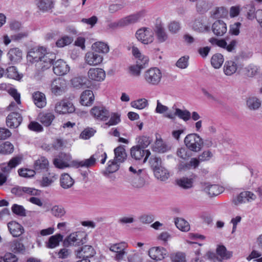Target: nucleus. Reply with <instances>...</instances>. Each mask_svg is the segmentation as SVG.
<instances>
[{"mask_svg":"<svg viewBox=\"0 0 262 262\" xmlns=\"http://www.w3.org/2000/svg\"><path fill=\"white\" fill-rule=\"evenodd\" d=\"M147 105L148 101L145 98L139 99L131 102L132 107L139 110H142L145 108Z\"/></svg>","mask_w":262,"mask_h":262,"instance_id":"55","label":"nucleus"},{"mask_svg":"<svg viewBox=\"0 0 262 262\" xmlns=\"http://www.w3.org/2000/svg\"><path fill=\"white\" fill-rule=\"evenodd\" d=\"M21 160V158L15 157L11 159L7 164L4 163L1 165L0 168L3 173L0 172V186L6 181L7 174L9 173L12 168L19 165Z\"/></svg>","mask_w":262,"mask_h":262,"instance_id":"6","label":"nucleus"},{"mask_svg":"<svg viewBox=\"0 0 262 262\" xmlns=\"http://www.w3.org/2000/svg\"><path fill=\"white\" fill-rule=\"evenodd\" d=\"M148 58L147 57H143L142 59H139L136 61V64L131 66L129 68L130 74L135 77H138L140 75L141 70L145 68L148 64Z\"/></svg>","mask_w":262,"mask_h":262,"instance_id":"16","label":"nucleus"},{"mask_svg":"<svg viewBox=\"0 0 262 262\" xmlns=\"http://www.w3.org/2000/svg\"><path fill=\"white\" fill-rule=\"evenodd\" d=\"M172 110H174V113H169L165 115V117L171 120H174L176 117L182 119L186 122L191 118V113L187 110H181L176 107V105L174 104L172 107Z\"/></svg>","mask_w":262,"mask_h":262,"instance_id":"10","label":"nucleus"},{"mask_svg":"<svg viewBox=\"0 0 262 262\" xmlns=\"http://www.w3.org/2000/svg\"><path fill=\"white\" fill-rule=\"evenodd\" d=\"M152 139L148 136H142L138 138V145L140 147L145 149L151 143Z\"/></svg>","mask_w":262,"mask_h":262,"instance_id":"54","label":"nucleus"},{"mask_svg":"<svg viewBox=\"0 0 262 262\" xmlns=\"http://www.w3.org/2000/svg\"><path fill=\"white\" fill-rule=\"evenodd\" d=\"M38 119L45 126L47 127L51 124L55 116L52 113H42L38 115Z\"/></svg>","mask_w":262,"mask_h":262,"instance_id":"30","label":"nucleus"},{"mask_svg":"<svg viewBox=\"0 0 262 262\" xmlns=\"http://www.w3.org/2000/svg\"><path fill=\"white\" fill-rule=\"evenodd\" d=\"M177 184L184 189H188L192 187L193 181L191 179L182 178L177 181Z\"/></svg>","mask_w":262,"mask_h":262,"instance_id":"50","label":"nucleus"},{"mask_svg":"<svg viewBox=\"0 0 262 262\" xmlns=\"http://www.w3.org/2000/svg\"><path fill=\"white\" fill-rule=\"evenodd\" d=\"M94 52L98 53H106L109 51V48L107 44L102 42H97L92 45Z\"/></svg>","mask_w":262,"mask_h":262,"instance_id":"46","label":"nucleus"},{"mask_svg":"<svg viewBox=\"0 0 262 262\" xmlns=\"http://www.w3.org/2000/svg\"><path fill=\"white\" fill-rule=\"evenodd\" d=\"M67 89V83L65 79L58 78L54 79L51 84L52 92L56 96H59L64 93Z\"/></svg>","mask_w":262,"mask_h":262,"instance_id":"14","label":"nucleus"},{"mask_svg":"<svg viewBox=\"0 0 262 262\" xmlns=\"http://www.w3.org/2000/svg\"><path fill=\"white\" fill-rule=\"evenodd\" d=\"M212 31L217 36H223L227 32L226 24L222 20H217L212 24Z\"/></svg>","mask_w":262,"mask_h":262,"instance_id":"25","label":"nucleus"},{"mask_svg":"<svg viewBox=\"0 0 262 262\" xmlns=\"http://www.w3.org/2000/svg\"><path fill=\"white\" fill-rule=\"evenodd\" d=\"M10 249L14 253L23 252L25 248L23 243L18 239H14L9 243Z\"/></svg>","mask_w":262,"mask_h":262,"instance_id":"44","label":"nucleus"},{"mask_svg":"<svg viewBox=\"0 0 262 262\" xmlns=\"http://www.w3.org/2000/svg\"><path fill=\"white\" fill-rule=\"evenodd\" d=\"M115 159L122 163L126 159V154L123 146H119L114 149Z\"/></svg>","mask_w":262,"mask_h":262,"instance_id":"42","label":"nucleus"},{"mask_svg":"<svg viewBox=\"0 0 262 262\" xmlns=\"http://www.w3.org/2000/svg\"><path fill=\"white\" fill-rule=\"evenodd\" d=\"M74 180L67 173L62 174L60 178V185L63 189L71 188L74 184Z\"/></svg>","mask_w":262,"mask_h":262,"instance_id":"32","label":"nucleus"},{"mask_svg":"<svg viewBox=\"0 0 262 262\" xmlns=\"http://www.w3.org/2000/svg\"><path fill=\"white\" fill-rule=\"evenodd\" d=\"M193 29L199 32L207 31L209 27L205 25L200 19H196L192 25Z\"/></svg>","mask_w":262,"mask_h":262,"instance_id":"53","label":"nucleus"},{"mask_svg":"<svg viewBox=\"0 0 262 262\" xmlns=\"http://www.w3.org/2000/svg\"><path fill=\"white\" fill-rule=\"evenodd\" d=\"M142 171V169H139L137 174L134 178L132 181V185L135 188H142L145 185L144 179L140 176V173Z\"/></svg>","mask_w":262,"mask_h":262,"instance_id":"45","label":"nucleus"},{"mask_svg":"<svg viewBox=\"0 0 262 262\" xmlns=\"http://www.w3.org/2000/svg\"><path fill=\"white\" fill-rule=\"evenodd\" d=\"M238 68L237 63L233 60L227 61L224 66V72L225 75L231 76L236 72Z\"/></svg>","mask_w":262,"mask_h":262,"instance_id":"35","label":"nucleus"},{"mask_svg":"<svg viewBox=\"0 0 262 262\" xmlns=\"http://www.w3.org/2000/svg\"><path fill=\"white\" fill-rule=\"evenodd\" d=\"M72 157L70 155L64 152L60 153L53 160L55 166L59 169H64L67 167H74L71 161Z\"/></svg>","mask_w":262,"mask_h":262,"instance_id":"7","label":"nucleus"},{"mask_svg":"<svg viewBox=\"0 0 262 262\" xmlns=\"http://www.w3.org/2000/svg\"><path fill=\"white\" fill-rule=\"evenodd\" d=\"M120 116V114L118 113L110 114V120L105 125L110 126L118 124L121 121Z\"/></svg>","mask_w":262,"mask_h":262,"instance_id":"52","label":"nucleus"},{"mask_svg":"<svg viewBox=\"0 0 262 262\" xmlns=\"http://www.w3.org/2000/svg\"><path fill=\"white\" fill-rule=\"evenodd\" d=\"M87 235L83 232H76L70 234L63 242L64 245L79 246L86 242Z\"/></svg>","mask_w":262,"mask_h":262,"instance_id":"5","label":"nucleus"},{"mask_svg":"<svg viewBox=\"0 0 262 262\" xmlns=\"http://www.w3.org/2000/svg\"><path fill=\"white\" fill-rule=\"evenodd\" d=\"M143 78L145 82L148 85L157 86L161 83L162 73L158 68H150L144 72Z\"/></svg>","mask_w":262,"mask_h":262,"instance_id":"3","label":"nucleus"},{"mask_svg":"<svg viewBox=\"0 0 262 262\" xmlns=\"http://www.w3.org/2000/svg\"><path fill=\"white\" fill-rule=\"evenodd\" d=\"M148 254L153 259L157 260H162L167 254V251L163 247H154L149 249Z\"/></svg>","mask_w":262,"mask_h":262,"instance_id":"19","label":"nucleus"},{"mask_svg":"<svg viewBox=\"0 0 262 262\" xmlns=\"http://www.w3.org/2000/svg\"><path fill=\"white\" fill-rule=\"evenodd\" d=\"M228 13V10L224 7H215L210 12V17L213 18L225 17Z\"/></svg>","mask_w":262,"mask_h":262,"instance_id":"34","label":"nucleus"},{"mask_svg":"<svg viewBox=\"0 0 262 262\" xmlns=\"http://www.w3.org/2000/svg\"><path fill=\"white\" fill-rule=\"evenodd\" d=\"M107 155L102 149H99L95 154L91 156L89 159H84L81 161L74 160L72 166L75 168L86 167L89 168L95 165L96 160L100 158V162L104 164L106 161Z\"/></svg>","mask_w":262,"mask_h":262,"instance_id":"2","label":"nucleus"},{"mask_svg":"<svg viewBox=\"0 0 262 262\" xmlns=\"http://www.w3.org/2000/svg\"><path fill=\"white\" fill-rule=\"evenodd\" d=\"M126 246L127 245L125 243H120L111 245L109 249L110 251L117 253L125 250Z\"/></svg>","mask_w":262,"mask_h":262,"instance_id":"60","label":"nucleus"},{"mask_svg":"<svg viewBox=\"0 0 262 262\" xmlns=\"http://www.w3.org/2000/svg\"><path fill=\"white\" fill-rule=\"evenodd\" d=\"M102 60V56L94 51L88 52L85 55V62L90 66H97Z\"/></svg>","mask_w":262,"mask_h":262,"instance_id":"22","label":"nucleus"},{"mask_svg":"<svg viewBox=\"0 0 262 262\" xmlns=\"http://www.w3.org/2000/svg\"><path fill=\"white\" fill-rule=\"evenodd\" d=\"M94 101V95L91 90L83 92L80 96V103L82 105L90 106Z\"/></svg>","mask_w":262,"mask_h":262,"instance_id":"29","label":"nucleus"},{"mask_svg":"<svg viewBox=\"0 0 262 262\" xmlns=\"http://www.w3.org/2000/svg\"><path fill=\"white\" fill-rule=\"evenodd\" d=\"M155 176L162 181H165L169 177V173L168 171L163 166L154 172Z\"/></svg>","mask_w":262,"mask_h":262,"instance_id":"43","label":"nucleus"},{"mask_svg":"<svg viewBox=\"0 0 262 262\" xmlns=\"http://www.w3.org/2000/svg\"><path fill=\"white\" fill-rule=\"evenodd\" d=\"M88 76L90 80L101 81L105 78V73L100 68H91L88 72Z\"/></svg>","mask_w":262,"mask_h":262,"instance_id":"20","label":"nucleus"},{"mask_svg":"<svg viewBox=\"0 0 262 262\" xmlns=\"http://www.w3.org/2000/svg\"><path fill=\"white\" fill-rule=\"evenodd\" d=\"M32 99L35 105L39 108H43L46 105L45 95L40 92H34L32 94Z\"/></svg>","mask_w":262,"mask_h":262,"instance_id":"28","label":"nucleus"},{"mask_svg":"<svg viewBox=\"0 0 262 262\" xmlns=\"http://www.w3.org/2000/svg\"><path fill=\"white\" fill-rule=\"evenodd\" d=\"M184 143L190 150L199 152L202 148L203 141L198 134L194 133L186 136L184 139Z\"/></svg>","mask_w":262,"mask_h":262,"instance_id":"4","label":"nucleus"},{"mask_svg":"<svg viewBox=\"0 0 262 262\" xmlns=\"http://www.w3.org/2000/svg\"><path fill=\"white\" fill-rule=\"evenodd\" d=\"M17 258L12 253H6L4 256H0V262H17Z\"/></svg>","mask_w":262,"mask_h":262,"instance_id":"61","label":"nucleus"},{"mask_svg":"<svg viewBox=\"0 0 262 262\" xmlns=\"http://www.w3.org/2000/svg\"><path fill=\"white\" fill-rule=\"evenodd\" d=\"M28 61L36 62V66L42 71L49 69L52 66V61L55 59L54 54L47 53L42 47L30 50L27 56Z\"/></svg>","mask_w":262,"mask_h":262,"instance_id":"1","label":"nucleus"},{"mask_svg":"<svg viewBox=\"0 0 262 262\" xmlns=\"http://www.w3.org/2000/svg\"><path fill=\"white\" fill-rule=\"evenodd\" d=\"M248 108L250 110H257L261 106V100L255 96L249 97L246 101Z\"/></svg>","mask_w":262,"mask_h":262,"instance_id":"36","label":"nucleus"},{"mask_svg":"<svg viewBox=\"0 0 262 262\" xmlns=\"http://www.w3.org/2000/svg\"><path fill=\"white\" fill-rule=\"evenodd\" d=\"M14 146L9 142H5L0 145V153L4 155L10 154L13 151Z\"/></svg>","mask_w":262,"mask_h":262,"instance_id":"51","label":"nucleus"},{"mask_svg":"<svg viewBox=\"0 0 262 262\" xmlns=\"http://www.w3.org/2000/svg\"><path fill=\"white\" fill-rule=\"evenodd\" d=\"M212 6L213 4L211 2L200 1L196 5V9L199 13L203 14L209 10Z\"/></svg>","mask_w":262,"mask_h":262,"instance_id":"41","label":"nucleus"},{"mask_svg":"<svg viewBox=\"0 0 262 262\" xmlns=\"http://www.w3.org/2000/svg\"><path fill=\"white\" fill-rule=\"evenodd\" d=\"M12 211L13 213L19 216H26V210L24 207L19 205L14 204L11 208Z\"/></svg>","mask_w":262,"mask_h":262,"instance_id":"57","label":"nucleus"},{"mask_svg":"<svg viewBox=\"0 0 262 262\" xmlns=\"http://www.w3.org/2000/svg\"><path fill=\"white\" fill-rule=\"evenodd\" d=\"M36 5L42 12H48L54 7V2L52 0H37Z\"/></svg>","mask_w":262,"mask_h":262,"instance_id":"31","label":"nucleus"},{"mask_svg":"<svg viewBox=\"0 0 262 262\" xmlns=\"http://www.w3.org/2000/svg\"><path fill=\"white\" fill-rule=\"evenodd\" d=\"M130 155L135 160L142 161L143 163H145L150 155V152L149 150L144 149L140 146L136 145L131 148Z\"/></svg>","mask_w":262,"mask_h":262,"instance_id":"9","label":"nucleus"},{"mask_svg":"<svg viewBox=\"0 0 262 262\" xmlns=\"http://www.w3.org/2000/svg\"><path fill=\"white\" fill-rule=\"evenodd\" d=\"M7 56L11 64L20 61L22 58V51L18 48L10 49L7 54Z\"/></svg>","mask_w":262,"mask_h":262,"instance_id":"24","label":"nucleus"},{"mask_svg":"<svg viewBox=\"0 0 262 262\" xmlns=\"http://www.w3.org/2000/svg\"><path fill=\"white\" fill-rule=\"evenodd\" d=\"M48 166L49 161L45 157H41L36 160L34 165V169L37 172L48 169Z\"/></svg>","mask_w":262,"mask_h":262,"instance_id":"38","label":"nucleus"},{"mask_svg":"<svg viewBox=\"0 0 262 262\" xmlns=\"http://www.w3.org/2000/svg\"><path fill=\"white\" fill-rule=\"evenodd\" d=\"M95 252L91 246L85 245L77 251L76 256L79 258L89 259L93 257Z\"/></svg>","mask_w":262,"mask_h":262,"instance_id":"23","label":"nucleus"},{"mask_svg":"<svg viewBox=\"0 0 262 262\" xmlns=\"http://www.w3.org/2000/svg\"><path fill=\"white\" fill-rule=\"evenodd\" d=\"M52 65L53 72L57 75H64L70 71V67L62 59H58L54 62L52 61Z\"/></svg>","mask_w":262,"mask_h":262,"instance_id":"15","label":"nucleus"},{"mask_svg":"<svg viewBox=\"0 0 262 262\" xmlns=\"http://www.w3.org/2000/svg\"><path fill=\"white\" fill-rule=\"evenodd\" d=\"M142 17V13L141 12L133 14L120 19L116 23H113V26L115 27H123L134 24L139 21Z\"/></svg>","mask_w":262,"mask_h":262,"instance_id":"8","label":"nucleus"},{"mask_svg":"<svg viewBox=\"0 0 262 262\" xmlns=\"http://www.w3.org/2000/svg\"><path fill=\"white\" fill-rule=\"evenodd\" d=\"M51 213L55 216L60 217L64 215L66 211L62 207L54 206L51 209Z\"/></svg>","mask_w":262,"mask_h":262,"instance_id":"63","label":"nucleus"},{"mask_svg":"<svg viewBox=\"0 0 262 262\" xmlns=\"http://www.w3.org/2000/svg\"><path fill=\"white\" fill-rule=\"evenodd\" d=\"M73 40L72 37L65 35L57 40L56 45L57 47L62 48L71 43Z\"/></svg>","mask_w":262,"mask_h":262,"instance_id":"56","label":"nucleus"},{"mask_svg":"<svg viewBox=\"0 0 262 262\" xmlns=\"http://www.w3.org/2000/svg\"><path fill=\"white\" fill-rule=\"evenodd\" d=\"M71 81L73 87L79 89L86 87L88 80L85 77L79 76L73 78Z\"/></svg>","mask_w":262,"mask_h":262,"instance_id":"40","label":"nucleus"},{"mask_svg":"<svg viewBox=\"0 0 262 262\" xmlns=\"http://www.w3.org/2000/svg\"><path fill=\"white\" fill-rule=\"evenodd\" d=\"M154 148L155 150L161 153L166 152L171 149L170 146L163 141L162 139L157 138L155 143Z\"/></svg>","mask_w":262,"mask_h":262,"instance_id":"39","label":"nucleus"},{"mask_svg":"<svg viewBox=\"0 0 262 262\" xmlns=\"http://www.w3.org/2000/svg\"><path fill=\"white\" fill-rule=\"evenodd\" d=\"M22 120L23 118L20 114L12 112L8 115L6 118V124L9 127L15 128L20 125Z\"/></svg>","mask_w":262,"mask_h":262,"instance_id":"18","label":"nucleus"},{"mask_svg":"<svg viewBox=\"0 0 262 262\" xmlns=\"http://www.w3.org/2000/svg\"><path fill=\"white\" fill-rule=\"evenodd\" d=\"M224 62L223 56L221 54L213 55L211 59V65L215 69L220 68Z\"/></svg>","mask_w":262,"mask_h":262,"instance_id":"48","label":"nucleus"},{"mask_svg":"<svg viewBox=\"0 0 262 262\" xmlns=\"http://www.w3.org/2000/svg\"><path fill=\"white\" fill-rule=\"evenodd\" d=\"M155 32L158 42L162 43L166 41L168 38V35L164 26L160 24H156Z\"/></svg>","mask_w":262,"mask_h":262,"instance_id":"27","label":"nucleus"},{"mask_svg":"<svg viewBox=\"0 0 262 262\" xmlns=\"http://www.w3.org/2000/svg\"><path fill=\"white\" fill-rule=\"evenodd\" d=\"M57 179V176L54 173H49L48 176H43L40 181V185L43 187L51 185Z\"/></svg>","mask_w":262,"mask_h":262,"instance_id":"37","label":"nucleus"},{"mask_svg":"<svg viewBox=\"0 0 262 262\" xmlns=\"http://www.w3.org/2000/svg\"><path fill=\"white\" fill-rule=\"evenodd\" d=\"M119 162L115 159L113 161H109L108 166L106 168V173H113L118 170L119 168Z\"/></svg>","mask_w":262,"mask_h":262,"instance_id":"59","label":"nucleus"},{"mask_svg":"<svg viewBox=\"0 0 262 262\" xmlns=\"http://www.w3.org/2000/svg\"><path fill=\"white\" fill-rule=\"evenodd\" d=\"M174 223L177 227L182 231H188L190 229L189 223L182 218L176 219Z\"/></svg>","mask_w":262,"mask_h":262,"instance_id":"47","label":"nucleus"},{"mask_svg":"<svg viewBox=\"0 0 262 262\" xmlns=\"http://www.w3.org/2000/svg\"><path fill=\"white\" fill-rule=\"evenodd\" d=\"M136 36L139 41L144 44L150 43L154 40V33L147 28H142L138 30Z\"/></svg>","mask_w":262,"mask_h":262,"instance_id":"12","label":"nucleus"},{"mask_svg":"<svg viewBox=\"0 0 262 262\" xmlns=\"http://www.w3.org/2000/svg\"><path fill=\"white\" fill-rule=\"evenodd\" d=\"M8 228L10 232L14 237H18L24 232V227L15 221H11L8 223Z\"/></svg>","mask_w":262,"mask_h":262,"instance_id":"26","label":"nucleus"},{"mask_svg":"<svg viewBox=\"0 0 262 262\" xmlns=\"http://www.w3.org/2000/svg\"><path fill=\"white\" fill-rule=\"evenodd\" d=\"M257 68L253 65H249L245 68L243 72L245 75L248 77H253L256 75L257 72Z\"/></svg>","mask_w":262,"mask_h":262,"instance_id":"62","label":"nucleus"},{"mask_svg":"<svg viewBox=\"0 0 262 262\" xmlns=\"http://www.w3.org/2000/svg\"><path fill=\"white\" fill-rule=\"evenodd\" d=\"M55 111L59 114L72 113L75 111V107L71 101L63 99L56 103Z\"/></svg>","mask_w":262,"mask_h":262,"instance_id":"13","label":"nucleus"},{"mask_svg":"<svg viewBox=\"0 0 262 262\" xmlns=\"http://www.w3.org/2000/svg\"><path fill=\"white\" fill-rule=\"evenodd\" d=\"M216 253L222 259H229L232 255V253L230 251H228L226 248L223 245H220L216 248Z\"/></svg>","mask_w":262,"mask_h":262,"instance_id":"49","label":"nucleus"},{"mask_svg":"<svg viewBox=\"0 0 262 262\" xmlns=\"http://www.w3.org/2000/svg\"><path fill=\"white\" fill-rule=\"evenodd\" d=\"M6 71L7 77L14 79H19L20 78V75L15 67H9L7 69Z\"/></svg>","mask_w":262,"mask_h":262,"instance_id":"58","label":"nucleus"},{"mask_svg":"<svg viewBox=\"0 0 262 262\" xmlns=\"http://www.w3.org/2000/svg\"><path fill=\"white\" fill-rule=\"evenodd\" d=\"M203 190L210 197L216 196L224 191V188L218 185L205 183Z\"/></svg>","mask_w":262,"mask_h":262,"instance_id":"21","label":"nucleus"},{"mask_svg":"<svg viewBox=\"0 0 262 262\" xmlns=\"http://www.w3.org/2000/svg\"><path fill=\"white\" fill-rule=\"evenodd\" d=\"M167 28L170 33L176 34L180 30L181 26L178 21H173L168 24Z\"/></svg>","mask_w":262,"mask_h":262,"instance_id":"64","label":"nucleus"},{"mask_svg":"<svg viewBox=\"0 0 262 262\" xmlns=\"http://www.w3.org/2000/svg\"><path fill=\"white\" fill-rule=\"evenodd\" d=\"M63 236L61 234H56L50 236L48 242L46 243V246L49 249H53L58 246L59 243L63 240Z\"/></svg>","mask_w":262,"mask_h":262,"instance_id":"33","label":"nucleus"},{"mask_svg":"<svg viewBox=\"0 0 262 262\" xmlns=\"http://www.w3.org/2000/svg\"><path fill=\"white\" fill-rule=\"evenodd\" d=\"M90 113L95 119L99 121H106L110 117L109 111L103 105L94 106Z\"/></svg>","mask_w":262,"mask_h":262,"instance_id":"11","label":"nucleus"},{"mask_svg":"<svg viewBox=\"0 0 262 262\" xmlns=\"http://www.w3.org/2000/svg\"><path fill=\"white\" fill-rule=\"evenodd\" d=\"M256 195L250 191H243L240 193L236 198L233 199V202L235 205L251 202L256 199Z\"/></svg>","mask_w":262,"mask_h":262,"instance_id":"17","label":"nucleus"}]
</instances>
